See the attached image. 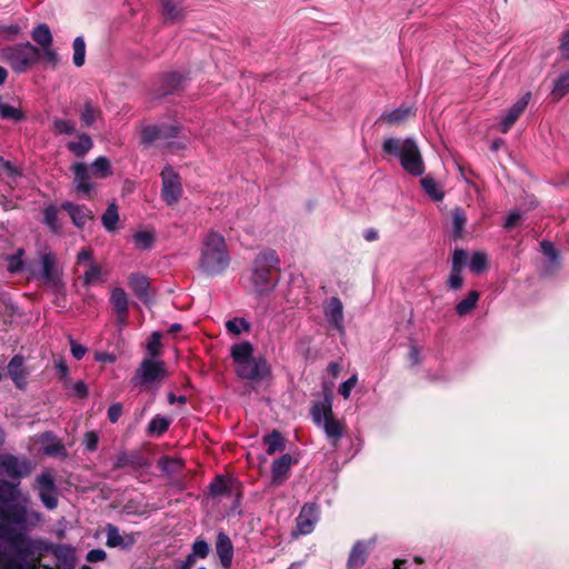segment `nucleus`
<instances>
[{"label": "nucleus", "mask_w": 569, "mask_h": 569, "mask_svg": "<svg viewBox=\"0 0 569 569\" xmlns=\"http://www.w3.org/2000/svg\"><path fill=\"white\" fill-rule=\"evenodd\" d=\"M488 267V256L482 251L473 252L469 259V268L475 273L485 271Z\"/></svg>", "instance_id": "obj_35"}, {"label": "nucleus", "mask_w": 569, "mask_h": 569, "mask_svg": "<svg viewBox=\"0 0 569 569\" xmlns=\"http://www.w3.org/2000/svg\"><path fill=\"white\" fill-rule=\"evenodd\" d=\"M199 269L207 276H218L230 264V254L224 237L217 232H208L201 242Z\"/></svg>", "instance_id": "obj_2"}, {"label": "nucleus", "mask_w": 569, "mask_h": 569, "mask_svg": "<svg viewBox=\"0 0 569 569\" xmlns=\"http://www.w3.org/2000/svg\"><path fill=\"white\" fill-rule=\"evenodd\" d=\"M102 224L108 231H114L118 229L119 213L118 207L114 203H110L106 212L102 214Z\"/></svg>", "instance_id": "obj_32"}, {"label": "nucleus", "mask_w": 569, "mask_h": 569, "mask_svg": "<svg viewBox=\"0 0 569 569\" xmlns=\"http://www.w3.org/2000/svg\"><path fill=\"white\" fill-rule=\"evenodd\" d=\"M122 413V407L120 403H113L109 407L108 417L111 422L118 421Z\"/></svg>", "instance_id": "obj_56"}, {"label": "nucleus", "mask_w": 569, "mask_h": 569, "mask_svg": "<svg viewBox=\"0 0 569 569\" xmlns=\"http://www.w3.org/2000/svg\"><path fill=\"white\" fill-rule=\"evenodd\" d=\"M57 213H58V210L56 207H48L46 208L44 210V222L53 230V231H57L58 230V224H57Z\"/></svg>", "instance_id": "obj_51"}, {"label": "nucleus", "mask_w": 569, "mask_h": 569, "mask_svg": "<svg viewBox=\"0 0 569 569\" xmlns=\"http://www.w3.org/2000/svg\"><path fill=\"white\" fill-rule=\"evenodd\" d=\"M111 303L118 313L119 321L123 322L128 311V297L123 289L114 288L110 297Z\"/></svg>", "instance_id": "obj_21"}, {"label": "nucleus", "mask_w": 569, "mask_h": 569, "mask_svg": "<svg viewBox=\"0 0 569 569\" xmlns=\"http://www.w3.org/2000/svg\"><path fill=\"white\" fill-rule=\"evenodd\" d=\"M161 198L167 206L172 207L179 202L182 197L183 188L180 176L171 167H166L161 171Z\"/></svg>", "instance_id": "obj_7"}, {"label": "nucleus", "mask_w": 569, "mask_h": 569, "mask_svg": "<svg viewBox=\"0 0 569 569\" xmlns=\"http://www.w3.org/2000/svg\"><path fill=\"white\" fill-rule=\"evenodd\" d=\"M279 258L276 251H261L253 260L248 278L250 288L258 295L272 291L277 284Z\"/></svg>", "instance_id": "obj_3"}, {"label": "nucleus", "mask_w": 569, "mask_h": 569, "mask_svg": "<svg viewBox=\"0 0 569 569\" xmlns=\"http://www.w3.org/2000/svg\"><path fill=\"white\" fill-rule=\"evenodd\" d=\"M560 52L565 59L569 58V30L565 32L560 40Z\"/></svg>", "instance_id": "obj_59"}, {"label": "nucleus", "mask_w": 569, "mask_h": 569, "mask_svg": "<svg viewBox=\"0 0 569 569\" xmlns=\"http://www.w3.org/2000/svg\"><path fill=\"white\" fill-rule=\"evenodd\" d=\"M84 445L88 450H94L98 445V436L96 432L90 431L84 435Z\"/></svg>", "instance_id": "obj_57"}, {"label": "nucleus", "mask_w": 569, "mask_h": 569, "mask_svg": "<svg viewBox=\"0 0 569 569\" xmlns=\"http://www.w3.org/2000/svg\"><path fill=\"white\" fill-rule=\"evenodd\" d=\"M217 553L223 568L228 569L231 566L233 557V547L229 537L224 533H219L216 543Z\"/></svg>", "instance_id": "obj_18"}, {"label": "nucleus", "mask_w": 569, "mask_h": 569, "mask_svg": "<svg viewBox=\"0 0 569 569\" xmlns=\"http://www.w3.org/2000/svg\"><path fill=\"white\" fill-rule=\"evenodd\" d=\"M541 249H542V252L550 259L556 258V251L550 242H542Z\"/></svg>", "instance_id": "obj_64"}, {"label": "nucleus", "mask_w": 569, "mask_h": 569, "mask_svg": "<svg viewBox=\"0 0 569 569\" xmlns=\"http://www.w3.org/2000/svg\"><path fill=\"white\" fill-rule=\"evenodd\" d=\"M231 485L230 479L217 478V480L211 483L210 489L214 496H219L228 491L231 488Z\"/></svg>", "instance_id": "obj_48"}, {"label": "nucleus", "mask_w": 569, "mask_h": 569, "mask_svg": "<svg viewBox=\"0 0 569 569\" xmlns=\"http://www.w3.org/2000/svg\"><path fill=\"white\" fill-rule=\"evenodd\" d=\"M0 58L16 72H26L40 59V50L30 42L8 46L1 49Z\"/></svg>", "instance_id": "obj_5"}, {"label": "nucleus", "mask_w": 569, "mask_h": 569, "mask_svg": "<svg viewBox=\"0 0 569 569\" xmlns=\"http://www.w3.org/2000/svg\"><path fill=\"white\" fill-rule=\"evenodd\" d=\"M82 126L96 128L102 120L100 107L91 100H86L78 109Z\"/></svg>", "instance_id": "obj_14"}, {"label": "nucleus", "mask_w": 569, "mask_h": 569, "mask_svg": "<svg viewBox=\"0 0 569 569\" xmlns=\"http://www.w3.org/2000/svg\"><path fill=\"white\" fill-rule=\"evenodd\" d=\"M106 552L102 549H92L88 552L87 559L90 562L102 561L106 558Z\"/></svg>", "instance_id": "obj_61"}, {"label": "nucleus", "mask_w": 569, "mask_h": 569, "mask_svg": "<svg viewBox=\"0 0 569 569\" xmlns=\"http://www.w3.org/2000/svg\"><path fill=\"white\" fill-rule=\"evenodd\" d=\"M478 299L479 293L475 290L470 291L468 296L457 305V313L460 316L469 313L477 306Z\"/></svg>", "instance_id": "obj_34"}, {"label": "nucleus", "mask_w": 569, "mask_h": 569, "mask_svg": "<svg viewBox=\"0 0 569 569\" xmlns=\"http://www.w3.org/2000/svg\"><path fill=\"white\" fill-rule=\"evenodd\" d=\"M323 312L327 320L339 331L343 330V307L337 297L330 298L323 306Z\"/></svg>", "instance_id": "obj_15"}, {"label": "nucleus", "mask_w": 569, "mask_h": 569, "mask_svg": "<svg viewBox=\"0 0 569 569\" xmlns=\"http://www.w3.org/2000/svg\"><path fill=\"white\" fill-rule=\"evenodd\" d=\"M322 427L329 438L338 439L342 433V426L333 416L323 421Z\"/></svg>", "instance_id": "obj_40"}, {"label": "nucleus", "mask_w": 569, "mask_h": 569, "mask_svg": "<svg viewBox=\"0 0 569 569\" xmlns=\"http://www.w3.org/2000/svg\"><path fill=\"white\" fill-rule=\"evenodd\" d=\"M520 219H521V214L518 211L510 212L506 220V228L509 229V228L515 227Z\"/></svg>", "instance_id": "obj_63"}, {"label": "nucleus", "mask_w": 569, "mask_h": 569, "mask_svg": "<svg viewBox=\"0 0 569 569\" xmlns=\"http://www.w3.org/2000/svg\"><path fill=\"white\" fill-rule=\"evenodd\" d=\"M209 551H210L209 545L202 539L196 540L192 545L191 552L198 559H204L209 555Z\"/></svg>", "instance_id": "obj_49"}, {"label": "nucleus", "mask_w": 569, "mask_h": 569, "mask_svg": "<svg viewBox=\"0 0 569 569\" xmlns=\"http://www.w3.org/2000/svg\"><path fill=\"white\" fill-rule=\"evenodd\" d=\"M467 218L460 209H456L452 213L453 232L456 237H461Z\"/></svg>", "instance_id": "obj_44"}, {"label": "nucleus", "mask_w": 569, "mask_h": 569, "mask_svg": "<svg viewBox=\"0 0 569 569\" xmlns=\"http://www.w3.org/2000/svg\"><path fill=\"white\" fill-rule=\"evenodd\" d=\"M416 116V109L410 104H402L391 110H385L377 119L376 123L380 127H398L407 123Z\"/></svg>", "instance_id": "obj_10"}, {"label": "nucleus", "mask_w": 569, "mask_h": 569, "mask_svg": "<svg viewBox=\"0 0 569 569\" xmlns=\"http://www.w3.org/2000/svg\"><path fill=\"white\" fill-rule=\"evenodd\" d=\"M167 376V370L162 361L156 359H144L136 376L132 378V383L138 385H154L159 383Z\"/></svg>", "instance_id": "obj_8"}, {"label": "nucleus", "mask_w": 569, "mask_h": 569, "mask_svg": "<svg viewBox=\"0 0 569 569\" xmlns=\"http://www.w3.org/2000/svg\"><path fill=\"white\" fill-rule=\"evenodd\" d=\"M383 151L395 157L407 173L421 176L425 172V163L417 144H383Z\"/></svg>", "instance_id": "obj_6"}, {"label": "nucleus", "mask_w": 569, "mask_h": 569, "mask_svg": "<svg viewBox=\"0 0 569 569\" xmlns=\"http://www.w3.org/2000/svg\"><path fill=\"white\" fill-rule=\"evenodd\" d=\"M41 521L17 486L0 480V569H33L28 531Z\"/></svg>", "instance_id": "obj_1"}, {"label": "nucleus", "mask_w": 569, "mask_h": 569, "mask_svg": "<svg viewBox=\"0 0 569 569\" xmlns=\"http://www.w3.org/2000/svg\"><path fill=\"white\" fill-rule=\"evenodd\" d=\"M104 281V276L100 266L90 262L89 267L84 269L83 282L87 286L97 284Z\"/></svg>", "instance_id": "obj_29"}, {"label": "nucleus", "mask_w": 569, "mask_h": 569, "mask_svg": "<svg viewBox=\"0 0 569 569\" xmlns=\"http://www.w3.org/2000/svg\"><path fill=\"white\" fill-rule=\"evenodd\" d=\"M62 209H64L69 213L72 222L77 227H82L87 223V221L92 219L91 211L84 206H78L71 202H66L62 204Z\"/></svg>", "instance_id": "obj_19"}, {"label": "nucleus", "mask_w": 569, "mask_h": 569, "mask_svg": "<svg viewBox=\"0 0 569 569\" xmlns=\"http://www.w3.org/2000/svg\"><path fill=\"white\" fill-rule=\"evenodd\" d=\"M32 39L34 42H37L40 48H44L52 44V34L47 24H39L37 28L33 29Z\"/></svg>", "instance_id": "obj_31"}, {"label": "nucleus", "mask_w": 569, "mask_h": 569, "mask_svg": "<svg viewBox=\"0 0 569 569\" xmlns=\"http://www.w3.org/2000/svg\"><path fill=\"white\" fill-rule=\"evenodd\" d=\"M237 373L244 379L262 380L270 373V368L263 358H250L238 368Z\"/></svg>", "instance_id": "obj_11"}, {"label": "nucleus", "mask_w": 569, "mask_h": 569, "mask_svg": "<svg viewBox=\"0 0 569 569\" xmlns=\"http://www.w3.org/2000/svg\"><path fill=\"white\" fill-rule=\"evenodd\" d=\"M160 340H161V336L158 332H153L152 336L150 337V339L147 343L148 352L151 356L150 359H154V357L158 355L159 348L161 346Z\"/></svg>", "instance_id": "obj_50"}, {"label": "nucleus", "mask_w": 569, "mask_h": 569, "mask_svg": "<svg viewBox=\"0 0 569 569\" xmlns=\"http://www.w3.org/2000/svg\"><path fill=\"white\" fill-rule=\"evenodd\" d=\"M20 31V28L16 24L4 26V32L2 36L7 40H12Z\"/></svg>", "instance_id": "obj_62"}, {"label": "nucleus", "mask_w": 569, "mask_h": 569, "mask_svg": "<svg viewBox=\"0 0 569 569\" xmlns=\"http://www.w3.org/2000/svg\"><path fill=\"white\" fill-rule=\"evenodd\" d=\"M8 373L17 388L23 389L27 386L29 370L20 356H14L8 365Z\"/></svg>", "instance_id": "obj_16"}, {"label": "nucleus", "mask_w": 569, "mask_h": 569, "mask_svg": "<svg viewBox=\"0 0 569 569\" xmlns=\"http://www.w3.org/2000/svg\"><path fill=\"white\" fill-rule=\"evenodd\" d=\"M367 551H368V549L365 543H361V542L357 543L352 548L350 557H349V561H348L349 569H357V568L361 567L366 561Z\"/></svg>", "instance_id": "obj_28"}, {"label": "nucleus", "mask_w": 569, "mask_h": 569, "mask_svg": "<svg viewBox=\"0 0 569 569\" xmlns=\"http://www.w3.org/2000/svg\"><path fill=\"white\" fill-rule=\"evenodd\" d=\"M230 353L236 365V368H238L239 366L246 363L247 360L253 357V346L248 341H242L233 345L231 347Z\"/></svg>", "instance_id": "obj_20"}, {"label": "nucleus", "mask_w": 569, "mask_h": 569, "mask_svg": "<svg viewBox=\"0 0 569 569\" xmlns=\"http://www.w3.org/2000/svg\"><path fill=\"white\" fill-rule=\"evenodd\" d=\"M227 331L232 336H239L250 330V325L243 318H233L226 322Z\"/></svg>", "instance_id": "obj_36"}, {"label": "nucleus", "mask_w": 569, "mask_h": 569, "mask_svg": "<svg viewBox=\"0 0 569 569\" xmlns=\"http://www.w3.org/2000/svg\"><path fill=\"white\" fill-rule=\"evenodd\" d=\"M52 128L58 134H73L76 132V123L70 119L56 118L52 122Z\"/></svg>", "instance_id": "obj_37"}, {"label": "nucleus", "mask_w": 569, "mask_h": 569, "mask_svg": "<svg viewBox=\"0 0 569 569\" xmlns=\"http://www.w3.org/2000/svg\"><path fill=\"white\" fill-rule=\"evenodd\" d=\"M357 382L358 378L353 375L340 386L339 392L345 399L350 397L351 390L356 387Z\"/></svg>", "instance_id": "obj_53"}, {"label": "nucleus", "mask_w": 569, "mask_h": 569, "mask_svg": "<svg viewBox=\"0 0 569 569\" xmlns=\"http://www.w3.org/2000/svg\"><path fill=\"white\" fill-rule=\"evenodd\" d=\"M530 100V93L527 92L522 97H520L509 109H507L500 117L499 122L497 123L498 130L501 132H507L515 124L518 118L526 110L528 102Z\"/></svg>", "instance_id": "obj_12"}, {"label": "nucleus", "mask_w": 569, "mask_h": 569, "mask_svg": "<svg viewBox=\"0 0 569 569\" xmlns=\"http://www.w3.org/2000/svg\"><path fill=\"white\" fill-rule=\"evenodd\" d=\"M467 262V253L463 250L457 249L452 254V269L461 270Z\"/></svg>", "instance_id": "obj_52"}, {"label": "nucleus", "mask_w": 569, "mask_h": 569, "mask_svg": "<svg viewBox=\"0 0 569 569\" xmlns=\"http://www.w3.org/2000/svg\"><path fill=\"white\" fill-rule=\"evenodd\" d=\"M40 58H42L46 63H48L52 67H56L59 63V56L56 52V50L52 48V44L41 48Z\"/></svg>", "instance_id": "obj_47"}, {"label": "nucleus", "mask_w": 569, "mask_h": 569, "mask_svg": "<svg viewBox=\"0 0 569 569\" xmlns=\"http://www.w3.org/2000/svg\"><path fill=\"white\" fill-rule=\"evenodd\" d=\"M423 191L435 201L443 198V191L439 183L431 177H425L420 180Z\"/></svg>", "instance_id": "obj_30"}, {"label": "nucleus", "mask_w": 569, "mask_h": 569, "mask_svg": "<svg viewBox=\"0 0 569 569\" xmlns=\"http://www.w3.org/2000/svg\"><path fill=\"white\" fill-rule=\"evenodd\" d=\"M71 169L74 174L76 190L83 194H89L94 189L92 178L103 179L111 174L110 162L104 157L96 159L90 168L82 163H74Z\"/></svg>", "instance_id": "obj_4"}, {"label": "nucleus", "mask_w": 569, "mask_h": 569, "mask_svg": "<svg viewBox=\"0 0 569 569\" xmlns=\"http://www.w3.org/2000/svg\"><path fill=\"white\" fill-rule=\"evenodd\" d=\"M168 427L169 420L164 417L157 416L149 423L148 430L150 433L161 435L168 429Z\"/></svg>", "instance_id": "obj_43"}, {"label": "nucleus", "mask_w": 569, "mask_h": 569, "mask_svg": "<svg viewBox=\"0 0 569 569\" xmlns=\"http://www.w3.org/2000/svg\"><path fill=\"white\" fill-rule=\"evenodd\" d=\"M463 279L461 277V270H451L448 279V284L451 289H459L462 286Z\"/></svg>", "instance_id": "obj_54"}, {"label": "nucleus", "mask_w": 569, "mask_h": 569, "mask_svg": "<svg viewBox=\"0 0 569 569\" xmlns=\"http://www.w3.org/2000/svg\"><path fill=\"white\" fill-rule=\"evenodd\" d=\"M36 445H39V450L47 455H61L63 447L51 433H43L37 438Z\"/></svg>", "instance_id": "obj_22"}, {"label": "nucleus", "mask_w": 569, "mask_h": 569, "mask_svg": "<svg viewBox=\"0 0 569 569\" xmlns=\"http://www.w3.org/2000/svg\"><path fill=\"white\" fill-rule=\"evenodd\" d=\"M154 232L151 230H139L133 234V243L136 248L146 250L152 247L154 241Z\"/></svg>", "instance_id": "obj_33"}, {"label": "nucleus", "mask_w": 569, "mask_h": 569, "mask_svg": "<svg viewBox=\"0 0 569 569\" xmlns=\"http://www.w3.org/2000/svg\"><path fill=\"white\" fill-rule=\"evenodd\" d=\"M71 343V353L76 359H81L87 353V348L84 346H81L73 340H70Z\"/></svg>", "instance_id": "obj_58"}, {"label": "nucleus", "mask_w": 569, "mask_h": 569, "mask_svg": "<svg viewBox=\"0 0 569 569\" xmlns=\"http://www.w3.org/2000/svg\"><path fill=\"white\" fill-rule=\"evenodd\" d=\"M134 542V538L132 535L121 536L119 530L114 527L109 525L107 527V546L114 548V547H129Z\"/></svg>", "instance_id": "obj_23"}, {"label": "nucleus", "mask_w": 569, "mask_h": 569, "mask_svg": "<svg viewBox=\"0 0 569 569\" xmlns=\"http://www.w3.org/2000/svg\"><path fill=\"white\" fill-rule=\"evenodd\" d=\"M569 92V72L563 73L558 78L552 88V96L556 99H561Z\"/></svg>", "instance_id": "obj_39"}, {"label": "nucleus", "mask_w": 569, "mask_h": 569, "mask_svg": "<svg viewBox=\"0 0 569 569\" xmlns=\"http://www.w3.org/2000/svg\"><path fill=\"white\" fill-rule=\"evenodd\" d=\"M291 465L292 459L289 455H284L276 460L272 465V481L274 483H281L287 478Z\"/></svg>", "instance_id": "obj_24"}, {"label": "nucleus", "mask_w": 569, "mask_h": 569, "mask_svg": "<svg viewBox=\"0 0 569 569\" xmlns=\"http://www.w3.org/2000/svg\"><path fill=\"white\" fill-rule=\"evenodd\" d=\"M180 131L181 128L176 120L148 124L141 131L142 142L181 138Z\"/></svg>", "instance_id": "obj_9"}, {"label": "nucleus", "mask_w": 569, "mask_h": 569, "mask_svg": "<svg viewBox=\"0 0 569 569\" xmlns=\"http://www.w3.org/2000/svg\"><path fill=\"white\" fill-rule=\"evenodd\" d=\"M318 520V511L313 505H306L297 518V528L301 535L310 533Z\"/></svg>", "instance_id": "obj_17"}, {"label": "nucleus", "mask_w": 569, "mask_h": 569, "mask_svg": "<svg viewBox=\"0 0 569 569\" xmlns=\"http://www.w3.org/2000/svg\"><path fill=\"white\" fill-rule=\"evenodd\" d=\"M37 490L42 503L48 509H54L57 507V490L53 477L50 472H43L37 478Z\"/></svg>", "instance_id": "obj_13"}, {"label": "nucleus", "mask_w": 569, "mask_h": 569, "mask_svg": "<svg viewBox=\"0 0 569 569\" xmlns=\"http://www.w3.org/2000/svg\"><path fill=\"white\" fill-rule=\"evenodd\" d=\"M163 14L169 20H177L180 17V10L178 9L174 0H160Z\"/></svg>", "instance_id": "obj_45"}, {"label": "nucleus", "mask_w": 569, "mask_h": 569, "mask_svg": "<svg viewBox=\"0 0 569 569\" xmlns=\"http://www.w3.org/2000/svg\"><path fill=\"white\" fill-rule=\"evenodd\" d=\"M78 264L84 266V268L89 267L92 261V252L89 249H83L78 253Z\"/></svg>", "instance_id": "obj_55"}, {"label": "nucleus", "mask_w": 569, "mask_h": 569, "mask_svg": "<svg viewBox=\"0 0 569 569\" xmlns=\"http://www.w3.org/2000/svg\"><path fill=\"white\" fill-rule=\"evenodd\" d=\"M129 284L134 293L142 300L147 301L149 280L141 273H133L129 277Z\"/></svg>", "instance_id": "obj_26"}, {"label": "nucleus", "mask_w": 569, "mask_h": 569, "mask_svg": "<svg viewBox=\"0 0 569 569\" xmlns=\"http://www.w3.org/2000/svg\"><path fill=\"white\" fill-rule=\"evenodd\" d=\"M159 467L169 473L179 471L182 468V461L179 458L162 457L158 461Z\"/></svg>", "instance_id": "obj_42"}, {"label": "nucleus", "mask_w": 569, "mask_h": 569, "mask_svg": "<svg viewBox=\"0 0 569 569\" xmlns=\"http://www.w3.org/2000/svg\"><path fill=\"white\" fill-rule=\"evenodd\" d=\"M332 416V406L331 401L328 398L325 399L322 402L315 405L312 408L313 421L319 426H322L323 421L331 418Z\"/></svg>", "instance_id": "obj_27"}, {"label": "nucleus", "mask_w": 569, "mask_h": 569, "mask_svg": "<svg viewBox=\"0 0 569 569\" xmlns=\"http://www.w3.org/2000/svg\"><path fill=\"white\" fill-rule=\"evenodd\" d=\"M0 116L3 119H12L19 121L23 118V113L20 109L11 106L0 103Z\"/></svg>", "instance_id": "obj_46"}, {"label": "nucleus", "mask_w": 569, "mask_h": 569, "mask_svg": "<svg viewBox=\"0 0 569 569\" xmlns=\"http://www.w3.org/2000/svg\"><path fill=\"white\" fill-rule=\"evenodd\" d=\"M72 48H73L72 61H73L74 66H77V67L83 66L84 60H86V43H84L83 38L77 37L73 40Z\"/></svg>", "instance_id": "obj_38"}, {"label": "nucleus", "mask_w": 569, "mask_h": 569, "mask_svg": "<svg viewBox=\"0 0 569 569\" xmlns=\"http://www.w3.org/2000/svg\"><path fill=\"white\" fill-rule=\"evenodd\" d=\"M197 560L198 558L190 552L184 560L177 563L176 569H191Z\"/></svg>", "instance_id": "obj_60"}, {"label": "nucleus", "mask_w": 569, "mask_h": 569, "mask_svg": "<svg viewBox=\"0 0 569 569\" xmlns=\"http://www.w3.org/2000/svg\"><path fill=\"white\" fill-rule=\"evenodd\" d=\"M264 442L267 445V452L269 455H273L277 451L283 449V439L278 432H272L271 435L264 438Z\"/></svg>", "instance_id": "obj_41"}, {"label": "nucleus", "mask_w": 569, "mask_h": 569, "mask_svg": "<svg viewBox=\"0 0 569 569\" xmlns=\"http://www.w3.org/2000/svg\"><path fill=\"white\" fill-rule=\"evenodd\" d=\"M42 277L51 283H56L59 279V268L56 264L53 254L44 253L41 257Z\"/></svg>", "instance_id": "obj_25"}]
</instances>
